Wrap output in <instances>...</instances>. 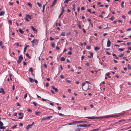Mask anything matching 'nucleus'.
<instances>
[{
  "label": "nucleus",
  "mask_w": 131,
  "mask_h": 131,
  "mask_svg": "<svg viewBox=\"0 0 131 131\" xmlns=\"http://www.w3.org/2000/svg\"><path fill=\"white\" fill-rule=\"evenodd\" d=\"M66 82L69 83H70L71 82V81L69 80H66Z\"/></svg>",
  "instance_id": "50"
},
{
  "label": "nucleus",
  "mask_w": 131,
  "mask_h": 131,
  "mask_svg": "<svg viewBox=\"0 0 131 131\" xmlns=\"http://www.w3.org/2000/svg\"><path fill=\"white\" fill-rule=\"evenodd\" d=\"M74 122H74V121H73V122L69 123H68V124L69 125H71L72 124H74V123H73Z\"/></svg>",
  "instance_id": "41"
},
{
  "label": "nucleus",
  "mask_w": 131,
  "mask_h": 131,
  "mask_svg": "<svg viewBox=\"0 0 131 131\" xmlns=\"http://www.w3.org/2000/svg\"><path fill=\"white\" fill-rule=\"evenodd\" d=\"M41 112H37L36 111L35 112V114L36 115H38V116H39L40 115V113Z\"/></svg>",
  "instance_id": "13"
},
{
  "label": "nucleus",
  "mask_w": 131,
  "mask_h": 131,
  "mask_svg": "<svg viewBox=\"0 0 131 131\" xmlns=\"http://www.w3.org/2000/svg\"><path fill=\"white\" fill-rule=\"evenodd\" d=\"M33 104L35 106H37V105L36 104V103H35V102H33Z\"/></svg>",
  "instance_id": "61"
},
{
  "label": "nucleus",
  "mask_w": 131,
  "mask_h": 131,
  "mask_svg": "<svg viewBox=\"0 0 131 131\" xmlns=\"http://www.w3.org/2000/svg\"><path fill=\"white\" fill-rule=\"evenodd\" d=\"M60 61H65L66 60V58H64L63 57H62L60 59Z\"/></svg>",
  "instance_id": "17"
},
{
  "label": "nucleus",
  "mask_w": 131,
  "mask_h": 131,
  "mask_svg": "<svg viewBox=\"0 0 131 131\" xmlns=\"http://www.w3.org/2000/svg\"><path fill=\"white\" fill-rule=\"evenodd\" d=\"M122 17L124 18V19H125L126 18V17L124 15H123L122 16Z\"/></svg>",
  "instance_id": "45"
},
{
  "label": "nucleus",
  "mask_w": 131,
  "mask_h": 131,
  "mask_svg": "<svg viewBox=\"0 0 131 131\" xmlns=\"http://www.w3.org/2000/svg\"><path fill=\"white\" fill-rule=\"evenodd\" d=\"M128 68L129 70L131 69V67H130V64H128Z\"/></svg>",
  "instance_id": "32"
},
{
  "label": "nucleus",
  "mask_w": 131,
  "mask_h": 131,
  "mask_svg": "<svg viewBox=\"0 0 131 131\" xmlns=\"http://www.w3.org/2000/svg\"><path fill=\"white\" fill-rule=\"evenodd\" d=\"M17 126V125H15L13 126V127H12L11 129H14L15 128H16V127Z\"/></svg>",
  "instance_id": "25"
},
{
  "label": "nucleus",
  "mask_w": 131,
  "mask_h": 131,
  "mask_svg": "<svg viewBox=\"0 0 131 131\" xmlns=\"http://www.w3.org/2000/svg\"><path fill=\"white\" fill-rule=\"evenodd\" d=\"M81 9L82 10H84L85 9L84 7H82L81 8Z\"/></svg>",
  "instance_id": "59"
},
{
  "label": "nucleus",
  "mask_w": 131,
  "mask_h": 131,
  "mask_svg": "<svg viewBox=\"0 0 131 131\" xmlns=\"http://www.w3.org/2000/svg\"><path fill=\"white\" fill-rule=\"evenodd\" d=\"M35 41H36L37 43H38V40L36 39H34L33 40L31 41V42L33 44L35 43Z\"/></svg>",
  "instance_id": "14"
},
{
  "label": "nucleus",
  "mask_w": 131,
  "mask_h": 131,
  "mask_svg": "<svg viewBox=\"0 0 131 131\" xmlns=\"http://www.w3.org/2000/svg\"><path fill=\"white\" fill-rule=\"evenodd\" d=\"M51 45L52 46V47H53V48L55 47V45L53 43H51Z\"/></svg>",
  "instance_id": "42"
},
{
  "label": "nucleus",
  "mask_w": 131,
  "mask_h": 131,
  "mask_svg": "<svg viewBox=\"0 0 131 131\" xmlns=\"http://www.w3.org/2000/svg\"><path fill=\"white\" fill-rule=\"evenodd\" d=\"M111 42L109 39H108L107 40V47H109L110 46Z\"/></svg>",
  "instance_id": "6"
},
{
  "label": "nucleus",
  "mask_w": 131,
  "mask_h": 131,
  "mask_svg": "<svg viewBox=\"0 0 131 131\" xmlns=\"http://www.w3.org/2000/svg\"><path fill=\"white\" fill-rule=\"evenodd\" d=\"M3 25V23H1L0 24V28L2 27Z\"/></svg>",
  "instance_id": "57"
},
{
  "label": "nucleus",
  "mask_w": 131,
  "mask_h": 131,
  "mask_svg": "<svg viewBox=\"0 0 131 131\" xmlns=\"http://www.w3.org/2000/svg\"><path fill=\"white\" fill-rule=\"evenodd\" d=\"M5 14V12L4 11H2L0 12V16L3 15Z\"/></svg>",
  "instance_id": "15"
},
{
  "label": "nucleus",
  "mask_w": 131,
  "mask_h": 131,
  "mask_svg": "<svg viewBox=\"0 0 131 131\" xmlns=\"http://www.w3.org/2000/svg\"><path fill=\"white\" fill-rule=\"evenodd\" d=\"M27 111L29 112H32V111L30 109H27Z\"/></svg>",
  "instance_id": "43"
},
{
  "label": "nucleus",
  "mask_w": 131,
  "mask_h": 131,
  "mask_svg": "<svg viewBox=\"0 0 131 131\" xmlns=\"http://www.w3.org/2000/svg\"><path fill=\"white\" fill-rule=\"evenodd\" d=\"M124 3V2L123 1L121 3V6L123 8L124 7V6L123 5V4Z\"/></svg>",
  "instance_id": "38"
},
{
  "label": "nucleus",
  "mask_w": 131,
  "mask_h": 131,
  "mask_svg": "<svg viewBox=\"0 0 131 131\" xmlns=\"http://www.w3.org/2000/svg\"><path fill=\"white\" fill-rule=\"evenodd\" d=\"M0 93H2L4 94H5V92L4 91L3 89L2 88H1L0 89Z\"/></svg>",
  "instance_id": "8"
},
{
  "label": "nucleus",
  "mask_w": 131,
  "mask_h": 131,
  "mask_svg": "<svg viewBox=\"0 0 131 131\" xmlns=\"http://www.w3.org/2000/svg\"><path fill=\"white\" fill-rule=\"evenodd\" d=\"M78 27L80 29H81V26L80 24L78 25Z\"/></svg>",
  "instance_id": "55"
},
{
  "label": "nucleus",
  "mask_w": 131,
  "mask_h": 131,
  "mask_svg": "<svg viewBox=\"0 0 131 131\" xmlns=\"http://www.w3.org/2000/svg\"><path fill=\"white\" fill-rule=\"evenodd\" d=\"M27 94H26L24 95V98L25 99L27 97Z\"/></svg>",
  "instance_id": "52"
},
{
  "label": "nucleus",
  "mask_w": 131,
  "mask_h": 131,
  "mask_svg": "<svg viewBox=\"0 0 131 131\" xmlns=\"http://www.w3.org/2000/svg\"><path fill=\"white\" fill-rule=\"evenodd\" d=\"M86 48L87 49H90L91 48V47L90 46H88L86 47Z\"/></svg>",
  "instance_id": "54"
},
{
  "label": "nucleus",
  "mask_w": 131,
  "mask_h": 131,
  "mask_svg": "<svg viewBox=\"0 0 131 131\" xmlns=\"http://www.w3.org/2000/svg\"><path fill=\"white\" fill-rule=\"evenodd\" d=\"M26 56H27L28 57V58H29V59H30L31 58V57L30 56H29V54L28 53H26Z\"/></svg>",
  "instance_id": "35"
},
{
  "label": "nucleus",
  "mask_w": 131,
  "mask_h": 131,
  "mask_svg": "<svg viewBox=\"0 0 131 131\" xmlns=\"http://www.w3.org/2000/svg\"><path fill=\"white\" fill-rule=\"evenodd\" d=\"M74 122H77V123H83V122H86V121H74Z\"/></svg>",
  "instance_id": "7"
},
{
  "label": "nucleus",
  "mask_w": 131,
  "mask_h": 131,
  "mask_svg": "<svg viewBox=\"0 0 131 131\" xmlns=\"http://www.w3.org/2000/svg\"><path fill=\"white\" fill-rule=\"evenodd\" d=\"M23 57L22 55H20L18 57V60L17 61V62L18 63H21V61L23 59Z\"/></svg>",
  "instance_id": "3"
},
{
  "label": "nucleus",
  "mask_w": 131,
  "mask_h": 131,
  "mask_svg": "<svg viewBox=\"0 0 131 131\" xmlns=\"http://www.w3.org/2000/svg\"><path fill=\"white\" fill-rule=\"evenodd\" d=\"M115 117V115H107L105 116H103V117H85L89 119H98L100 118H107L108 117Z\"/></svg>",
  "instance_id": "1"
},
{
  "label": "nucleus",
  "mask_w": 131,
  "mask_h": 131,
  "mask_svg": "<svg viewBox=\"0 0 131 131\" xmlns=\"http://www.w3.org/2000/svg\"><path fill=\"white\" fill-rule=\"evenodd\" d=\"M62 11L61 13H63L64 12V8L63 7H62Z\"/></svg>",
  "instance_id": "40"
},
{
  "label": "nucleus",
  "mask_w": 131,
  "mask_h": 131,
  "mask_svg": "<svg viewBox=\"0 0 131 131\" xmlns=\"http://www.w3.org/2000/svg\"><path fill=\"white\" fill-rule=\"evenodd\" d=\"M37 4L38 5V6L40 7L42 6L41 4L38 2H37Z\"/></svg>",
  "instance_id": "27"
},
{
  "label": "nucleus",
  "mask_w": 131,
  "mask_h": 131,
  "mask_svg": "<svg viewBox=\"0 0 131 131\" xmlns=\"http://www.w3.org/2000/svg\"><path fill=\"white\" fill-rule=\"evenodd\" d=\"M27 5L30 6L31 7H32V4L29 3H28L27 4Z\"/></svg>",
  "instance_id": "31"
},
{
  "label": "nucleus",
  "mask_w": 131,
  "mask_h": 131,
  "mask_svg": "<svg viewBox=\"0 0 131 131\" xmlns=\"http://www.w3.org/2000/svg\"><path fill=\"white\" fill-rule=\"evenodd\" d=\"M123 41H120L119 40L117 41V42H119V43L122 42H123Z\"/></svg>",
  "instance_id": "58"
},
{
  "label": "nucleus",
  "mask_w": 131,
  "mask_h": 131,
  "mask_svg": "<svg viewBox=\"0 0 131 131\" xmlns=\"http://www.w3.org/2000/svg\"><path fill=\"white\" fill-rule=\"evenodd\" d=\"M29 47V45H26L25 47L24 48V51H23V53H25L26 51V49L27 48V47Z\"/></svg>",
  "instance_id": "9"
},
{
  "label": "nucleus",
  "mask_w": 131,
  "mask_h": 131,
  "mask_svg": "<svg viewBox=\"0 0 131 131\" xmlns=\"http://www.w3.org/2000/svg\"><path fill=\"white\" fill-rule=\"evenodd\" d=\"M32 127V126H31V125L30 124H29L27 126L26 128L27 130H28L29 128H31Z\"/></svg>",
  "instance_id": "10"
},
{
  "label": "nucleus",
  "mask_w": 131,
  "mask_h": 131,
  "mask_svg": "<svg viewBox=\"0 0 131 131\" xmlns=\"http://www.w3.org/2000/svg\"><path fill=\"white\" fill-rule=\"evenodd\" d=\"M114 18V17L113 16L111 17L110 18V19L111 21H113Z\"/></svg>",
  "instance_id": "26"
},
{
  "label": "nucleus",
  "mask_w": 131,
  "mask_h": 131,
  "mask_svg": "<svg viewBox=\"0 0 131 131\" xmlns=\"http://www.w3.org/2000/svg\"><path fill=\"white\" fill-rule=\"evenodd\" d=\"M128 14L130 15L131 14V10L129 11L128 13Z\"/></svg>",
  "instance_id": "64"
},
{
  "label": "nucleus",
  "mask_w": 131,
  "mask_h": 131,
  "mask_svg": "<svg viewBox=\"0 0 131 131\" xmlns=\"http://www.w3.org/2000/svg\"><path fill=\"white\" fill-rule=\"evenodd\" d=\"M60 35L62 36H65V32H62L61 33V34Z\"/></svg>",
  "instance_id": "28"
},
{
  "label": "nucleus",
  "mask_w": 131,
  "mask_h": 131,
  "mask_svg": "<svg viewBox=\"0 0 131 131\" xmlns=\"http://www.w3.org/2000/svg\"><path fill=\"white\" fill-rule=\"evenodd\" d=\"M85 82L82 83L81 84V86L82 87L84 86L85 85Z\"/></svg>",
  "instance_id": "36"
},
{
  "label": "nucleus",
  "mask_w": 131,
  "mask_h": 131,
  "mask_svg": "<svg viewBox=\"0 0 131 131\" xmlns=\"http://www.w3.org/2000/svg\"><path fill=\"white\" fill-rule=\"evenodd\" d=\"M80 129L79 128H77L75 129V131H80Z\"/></svg>",
  "instance_id": "47"
},
{
  "label": "nucleus",
  "mask_w": 131,
  "mask_h": 131,
  "mask_svg": "<svg viewBox=\"0 0 131 131\" xmlns=\"http://www.w3.org/2000/svg\"><path fill=\"white\" fill-rule=\"evenodd\" d=\"M100 48L97 47H96L94 48V49L95 50H97L99 49Z\"/></svg>",
  "instance_id": "29"
},
{
  "label": "nucleus",
  "mask_w": 131,
  "mask_h": 131,
  "mask_svg": "<svg viewBox=\"0 0 131 131\" xmlns=\"http://www.w3.org/2000/svg\"><path fill=\"white\" fill-rule=\"evenodd\" d=\"M73 7V9H72L74 11H75V4H74L72 5Z\"/></svg>",
  "instance_id": "23"
},
{
  "label": "nucleus",
  "mask_w": 131,
  "mask_h": 131,
  "mask_svg": "<svg viewBox=\"0 0 131 131\" xmlns=\"http://www.w3.org/2000/svg\"><path fill=\"white\" fill-rule=\"evenodd\" d=\"M31 28L32 29V30L34 31V32L36 33L37 32V31L36 30V29L34 28L32 26H31Z\"/></svg>",
  "instance_id": "12"
},
{
  "label": "nucleus",
  "mask_w": 131,
  "mask_h": 131,
  "mask_svg": "<svg viewBox=\"0 0 131 131\" xmlns=\"http://www.w3.org/2000/svg\"><path fill=\"white\" fill-rule=\"evenodd\" d=\"M19 32L21 34H23L24 33L23 31L20 28L19 29Z\"/></svg>",
  "instance_id": "21"
},
{
  "label": "nucleus",
  "mask_w": 131,
  "mask_h": 131,
  "mask_svg": "<svg viewBox=\"0 0 131 131\" xmlns=\"http://www.w3.org/2000/svg\"><path fill=\"white\" fill-rule=\"evenodd\" d=\"M50 40L51 41H53L54 40V39L52 37H50Z\"/></svg>",
  "instance_id": "33"
},
{
  "label": "nucleus",
  "mask_w": 131,
  "mask_h": 131,
  "mask_svg": "<svg viewBox=\"0 0 131 131\" xmlns=\"http://www.w3.org/2000/svg\"><path fill=\"white\" fill-rule=\"evenodd\" d=\"M25 19L26 21L27 22H29V20L28 19L27 17H25Z\"/></svg>",
  "instance_id": "49"
},
{
  "label": "nucleus",
  "mask_w": 131,
  "mask_h": 131,
  "mask_svg": "<svg viewBox=\"0 0 131 131\" xmlns=\"http://www.w3.org/2000/svg\"><path fill=\"white\" fill-rule=\"evenodd\" d=\"M33 69L32 68H30L29 69V71L30 72H32L33 71Z\"/></svg>",
  "instance_id": "22"
},
{
  "label": "nucleus",
  "mask_w": 131,
  "mask_h": 131,
  "mask_svg": "<svg viewBox=\"0 0 131 131\" xmlns=\"http://www.w3.org/2000/svg\"><path fill=\"white\" fill-rule=\"evenodd\" d=\"M3 123L1 121H0V129L4 130L5 129L6 127L3 126Z\"/></svg>",
  "instance_id": "2"
},
{
  "label": "nucleus",
  "mask_w": 131,
  "mask_h": 131,
  "mask_svg": "<svg viewBox=\"0 0 131 131\" xmlns=\"http://www.w3.org/2000/svg\"><path fill=\"white\" fill-rule=\"evenodd\" d=\"M13 3L12 2H10L9 4V5H10V6H12L13 5Z\"/></svg>",
  "instance_id": "44"
},
{
  "label": "nucleus",
  "mask_w": 131,
  "mask_h": 131,
  "mask_svg": "<svg viewBox=\"0 0 131 131\" xmlns=\"http://www.w3.org/2000/svg\"><path fill=\"white\" fill-rule=\"evenodd\" d=\"M101 130V128H99L97 129H94L90 131H98L100 130Z\"/></svg>",
  "instance_id": "18"
},
{
  "label": "nucleus",
  "mask_w": 131,
  "mask_h": 131,
  "mask_svg": "<svg viewBox=\"0 0 131 131\" xmlns=\"http://www.w3.org/2000/svg\"><path fill=\"white\" fill-rule=\"evenodd\" d=\"M17 105L18 106H20V105L18 103H17Z\"/></svg>",
  "instance_id": "60"
},
{
  "label": "nucleus",
  "mask_w": 131,
  "mask_h": 131,
  "mask_svg": "<svg viewBox=\"0 0 131 131\" xmlns=\"http://www.w3.org/2000/svg\"><path fill=\"white\" fill-rule=\"evenodd\" d=\"M69 1H70V0H65L64 1V3H65L68 4Z\"/></svg>",
  "instance_id": "30"
},
{
  "label": "nucleus",
  "mask_w": 131,
  "mask_h": 131,
  "mask_svg": "<svg viewBox=\"0 0 131 131\" xmlns=\"http://www.w3.org/2000/svg\"><path fill=\"white\" fill-rule=\"evenodd\" d=\"M90 54L91 56L92 57H93V53L92 52H90Z\"/></svg>",
  "instance_id": "37"
},
{
  "label": "nucleus",
  "mask_w": 131,
  "mask_h": 131,
  "mask_svg": "<svg viewBox=\"0 0 131 131\" xmlns=\"http://www.w3.org/2000/svg\"><path fill=\"white\" fill-rule=\"evenodd\" d=\"M23 124L22 123H20L19 124V126H20L22 127L23 126Z\"/></svg>",
  "instance_id": "62"
},
{
  "label": "nucleus",
  "mask_w": 131,
  "mask_h": 131,
  "mask_svg": "<svg viewBox=\"0 0 131 131\" xmlns=\"http://www.w3.org/2000/svg\"><path fill=\"white\" fill-rule=\"evenodd\" d=\"M88 21L90 23V24H91V25H92V26L93 25V24L91 22V20L90 19H88Z\"/></svg>",
  "instance_id": "24"
},
{
  "label": "nucleus",
  "mask_w": 131,
  "mask_h": 131,
  "mask_svg": "<svg viewBox=\"0 0 131 131\" xmlns=\"http://www.w3.org/2000/svg\"><path fill=\"white\" fill-rule=\"evenodd\" d=\"M90 125L86 124L83 125L80 124L79 125H77V127H88Z\"/></svg>",
  "instance_id": "5"
},
{
  "label": "nucleus",
  "mask_w": 131,
  "mask_h": 131,
  "mask_svg": "<svg viewBox=\"0 0 131 131\" xmlns=\"http://www.w3.org/2000/svg\"><path fill=\"white\" fill-rule=\"evenodd\" d=\"M56 1V0H54L52 4L50 6V8H51V7H53V6L54 5Z\"/></svg>",
  "instance_id": "16"
},
{
  "label": "nucleus",
  "mask_w": 131,
  "mask_h": 131,
  "mask_svg": "<svg viewBox=\"0 0 131 131\" xmlns=\"http://www.w3.org/2000/svg\"><path fill=\"white\" fill-rule=\"evenodd\" d=\"M63 13H61L59 15V18H60V17H61V15Z\"/></svg>",
  "instance_id": "56"
},
{
  "label": "nucleus",
  "mask_w": 131,
  "mask_h": 131,
  "mask_svg": "<svg viewBox=\"0 0 131 131\" xmlns=\"http://www.w3.org/2000/svg\"><path fill=\"white\" fill-rule=\"evenodd\" d=\"M124 55V54L121 53L120 54L118 55V57H122Z\"/></svg>",
  "instance_id": "34"
},
{
  "label": "nucleus",
  "mask_w": 131,
  "mask_h": 131,
  "mask_svg": "<svg viewBox=\"0 0 131 131\" xmlns=\"http://www.w3.org/2000/svg\"><path fill=\"white\" fill-rule=\"evenodd\" d=\"M53 116H48L47 117H46L45 118H42L41 120V122H42L43 120H47L48 119H50V118L52 117Z\"/></svg>",
  "instance_id": "4"
},
{
  "label": "nucleus",
  "mask_w": 131,
  "mask_h": 131,
  "mask_svg": "<svg viewBox=\"0 0 131 131\" xmlns=\"http://www.w3.org/2000/svg\"><path fill=\"white\" fill-rule=\"evenodd\" d=\"M23 64L25 66H26L27 65L26 63L25 62H23Z\"/></svg>",
  "instance_id": "63"
},
{
  "label": "nucleus",
  "mask_w": 131,
  "mask_h": 131,
  "mask_svg": "<svg viewBox=\"0 0 131 131\" xmlns=\"http://www.w3.org/2000/svg\"><path fill=\"white\" fill-rule=\"evenodd\" d=\"M26 16L29 19H31V16L29 15H26Z\"/></svg>",
  "instance_id": "20"
},
{
  "label": "nucleus",
  "mask_w": 131,
  "mask_h": 131,
  "mask_svg": "<svg viewBox=\"0 0 131 131\" xmlns=\"http://www.w3.org/2000/svg\"><path fill=\"white\" fill-rule=\"evenodd\" d=\"M68 54L69 55H70L71 54L72 52L71 51H69L68 53Z\"/></svg>",
  "instance_id": "46"
},
{
  "label": "nucleus",
  "mask_w": 131,
  "mask_h": 131,
  "mask_svg": "<svg viewBox=\"0 0 131 131\" xmlns=\"http://www.w3.org/2000/svg\"><path fill=\"white\" fill-rule=\"evenodd\" d=\"M58 115L60 116H63L64 115L62 114L61 113H59L58 114Z\"/></svg>",
  "instance_id": "51"
},
{
  "label": "nucleus",
  "mask_w": 131,
  "mask_h": 131,
  "mask_svg": "<svg viewBox=\"0 0 131 131\" xmlns=\"http://www.w3.org/2000/svg\"><path fill=\"white\" fill-rule=\"evenodd\" d=\"M17 115V113L16 112L14 113H13V116H16Z\"/></svg>",
  "instance_id": "39"
},
{
  "label": "nucleus",
  "mask_w": 131,
  "mask_h": 131,
  "mask_svg": "<svg viewBox=\"0 0 131 131\" xmlns=\"http://www.w3.org/2000/svg\"><path fill=\"white\" fill-rule=\"evenodd\" d=\"M29 79L30 81V82L32 83L33 82L34 80L32 78L29 77Z\"/></svg>",
  "instance_id": "19"
},
{
  "label": "nucleus",
  "mask_w": 131,
  "mask_h": 131,
  "mask_svg": "<svg viewBox=\"0 0 131 131\" xmlns=\"http://www.w3.org/2000/svg\"><path fill=\"white\" fill-rule=\"evenodd\" d=\"M8 21L9 22V23L10 24V25H11L12 23L11 20H8Z\"/></svg>",
  "instance_id": "48"
},
{
  "label": "nucleus",
  "mask_w": 131,
  "mask_h": 131,
  "mask_svg": "<svg viewBox=\"0 0 131 131\" xmlns=\"http://www.w3.org/2000/svg\"><path fill=\"white\" fill-rule=\"evenodd\" d=\"M87 11L90 12L91 13H92V12H91V10L89 9H87Z\"/></svg>",
  "instance_id": "53"
},
{
  "label": "nucleus",
  "mask_w": 131,
  "mask_h": 131,
  "mask_svg": "<svg viewBox=\"0 0 131 131\" xmlns=\"http://www.w3.org/2000/svg\"><path fill=\"white\" fill-rule=\"evenodd\" d=\"M52 88L53 90H55V91L56 92H58V90L57 88H55L53 86H52Z\"/></svg>",
  "instance_id": "11"
}]
</instances>
